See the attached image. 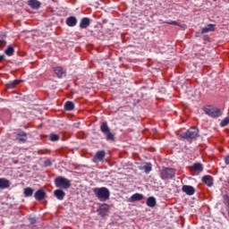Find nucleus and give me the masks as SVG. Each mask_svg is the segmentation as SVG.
<instances>
[{"label":"nucleus","instance_id":"obj_36","mask_svg":"<svg viewBox=\"0 0 229 229\" xmlns=\"http://www.w3.org/2000/svg\"><path fill=\"white\" fill-rule=\"evenodd\" d=\"M4 60V55H0V62H3Z\"/></svg>","mask_w":229,"mask_h":229},{"label":"nucleus","instance_id":"obj_27","mask_svg":"<svg viewBox=\"0 0 229 229\" xmlns=\"http://www.w3.org/2000/svg\"><path fill=\"white\" fill-rule=\"evenodd\" d=\"M15 53V49H13V47H8L7 49L4 51V54L7 55V56H12Z\"/></svg>","mask_w":229,"mask_h":229},{"label":"nucleus","instance_id":"obj_12","mask_svg":"<svg viewBox=\"0 0 229 229\" xmlns=\"http://www.w3.org/2000/svg\"><path fill=\"white\" fill-rule=\"evenodd\" d=\"M54 196H55L59 201H62L64 198H65V191L62 189H57L54 191Z\"/></svg>","mask_w":229,"mask_h":229},{"label":"nucleus","instance_id":"obj_32","mask_svg":"<svg viewBox=\"0 0 229 229\" xmlns=\"http://www.w3.org/2000/svg\"><path fill=\"white\" fill-rule=\"evenodd\" d=\"M225 162L226 165H229V156H226L225 157Z\"/></svg>","mask_w":229,"mask_h":229},{"label":"nucleus","instance_id":"obj_13","mask_svg":"<svg viewBox=\"0 0 229 229\" xmlns=\"http://www.w3.org/2000/svg\"><path fill=\"white\" fill-rule=\"evenodd\" d=\"M16 139L17 140H20V142H26L28 140V134L25 131H21L17 133Z\"/></svg>","mask_w":229,"mask_h":229},{"label":"nucleus","instance_id":"obj_14","mask_svg":"<svg viewBox=\"0 0 229 229\" xmlns=\"http://www.w3.org/2000/svg\"><path fill=\"white\" fill-rule=\"evenodd\" d=\"M191 171H195V173H203V165L201 163H194L191 167Z\"/></svg>","mask_w":229,"mask_h":229},{"label":"nucleus","instance_id":"obj_34","mask_svg":"<svg viewBox=\"0 0 229 229\" xmlns=\"http://www.w3.org/2000/svg\"><path fill=\"white\" fill-rule=\"evenodd\" d=\"M45 165H46V166L51 165V161H50V160L45 161Z\"/></svg>","mask_w":229,"mask_h":229},{"label":"nucleus","instance_id":"obj_23","mask_svg":"<svg viewBox=\"0 0 229 229\" xmlns=\"http://www.w3.org/2000/svg\"><path fill=\"white\" fill-rule=\"evenodd\" d=\"M64 109L68 112H72V110H74V103L72 101H67L64 104Z\"/></svg>","mask_w":229,"mask_h":229},{"label":"nucleus","instance_id":"obj_26","mask_svg":"<svg viewBox=\"0 0 229 229\" xmlns=\"http://www.w3.org/2000/svg\"><path fill=\"white\" fill-rule=\"evenodd\" d=\"M23 194H24L25 198H30V197L33 196V190L30 187H27L24 189Z\"/></svg>","mask_w":229,"mask_h":229},{"label":"nucleus","instance_id":"obj_22","mask_svg":"<svg viewBox=\"0 0 229 229\" xmlns=\"http://www.w3.org/2000/svg\"><path fill=\"white\" fill-rule=\"evenodd\" d=\"M215 28H216L215 24H208L207 27L202 29L201 33L204 34V33H208V31H214V30H216Z\"/></svg>","mask_w":229,"mask_h":229},{"label":"nucleus","instance_id":"obj_11","mask_svg":"<svg viewBox=\"0 0 229 229\" xmlns=\"http://www.w3.org/2000/svg\"><path fill=\"white\" fill-rule=\"evenodd\" d=\"M202 182L203 183H206L208 187H212V185H214V177L211 175H205L202 177Z\"/></svg>","mask_w":229,"mask_h":229},{"label":"nucleus","instance_id":"obj_33","mask_svg":"<svg viewBox=\"0 0 229 229\" xmlns=\"http://www.w3.org/2000/svg\"><path fill=\"white\" fill-rule=\"evenodd\" d=\"M30 225H35L37 223V220L35 218H30Z\"/></svg>","mask_w":229,"mask_h":229},{"label":"nucleus","instance_id":"obj_17","mask_svg":"<svg viewBox=\"0 0 229 229\" xmlns=\"http://www.w3.org/2000/svg\"><path fill=\"white\" fill-rule=\"evenodd\" d=\"M54 72L55 74H56L57 77L59 78H64V76H65V70H64V68L58 66V67H55L54 69Z\"/></svg>","mask_w":229,"mask_h":229},{"label":"nucleus","instance_id":"obj_7","mask_svg":"<svg viewBox=\"0 0 229 229\" xmlns=\"http://www.w3.org/2000/svg\"><path fill=\"white\" fill-rule=\"evenodd\" d=\"M46 196H47V193H46L45 191L42 190V189L38 190V191L34 193V198H35V199H37L38 201H42L43 199H46Z\"/></svg>","mask_w":229,"mask_h":229},{"label":"nucleus","instance_id":"obj_24","mask_svg":"<svg viewBox=\"0 0 229 229\" xmlns=\"http://www.w3.org/2000/svg\"><path fill=\"white\" fill-rule=\"evenodd\" d=\"M166 24H171L172 26H179L180 28H182V30H187V25L185 24H180L175 21H165Z\"/></svg>","mask_w":229,"mask_h":229},{"label":"nucleus","instance_id":"obj_8","mask_svg":"<svg viewBox=\"0 0 229 229\" xmlns=\"http://www.w3.org/2000/svg\"><path fill=\"white\" fill-rule=\"evenodd\" d=\"M109 208L110 207L108 206V204L101 205L98 209V216H101V217H105Z\"/></svg>","mask_w":229,"mask_h":229},{"label":"nucleus","instance_id":"obj_19","mask_svg":"<svg viewBox=\"0 0 229 229\" xmlns=\"http://www.w3.org/2000/svg\"><path fill=\"white\" fill-rule=\"evenodd\" d=\"M143 198L144 196L142 194L135 193L130 198V201H131V203H135V201H140Z\"/></svg>","mask_w":229,"mask_h":229},{"label":"nucleus","instance_id":"obj_1","mask_svg":"<svg viewBox=\"0 0 229 229\" xmlns=\"http://www.w3.org/2000/svg\"><path fill=\"white\" fill-rule=\"evenodd\" d=\"M93 192L100 201H106L110 199V190L106 187L93 188Z\"/></svg>","mask_w":229,"mask_h":229},{"label":"nucleus","instance_id":"obj_16","mask_svg":"<svg viewBox=\"0 0 229 229\" xmlns=\"http://www.w3.org/2000/svg\"><path fill=\"white\" fill-rule=\"evenodd\" d=\"M66 24L67 26L73 28V26H76V24H78V19H76V17L74 16H71L66 19Z\"/></svg>","mask_w":229,"mask_h":229},{"label":"nucleus","instance_id":"obj_18","mask_svg":"<svg viewBox=\"0 0 229 229\" xmlns=\"http://www.w3.org/2000/svg\"><path fill=\"white\" fill-rule=\"evenodd\" d=\"M28 4L30 8H33L34 10H38L40 8V3L38 0H29Z\"/></svg>","mask_w":229,"mask_h":229},{"label":"nucleus","instance_id":"obj_35","mask_svg":"<svg viewBox=\"0 0 229 229\" xmlns=\"http://www.w3.org/2000/svg\"><path fill=\"white\" fill-rule=\"evenodd\" d=\"M226 205L229 208V197L228 196H226Z\"/></svg>","mask_w":229,"mask_h":229},{"label":"nucleus","instance_id":"obj_25","mask_svg":"<svg viewBox=\"0 0 229 229\" xmlns=\"http://www.w3.org/2000/svg\"><path fill=\"white\" fill-rule=\"evenodd\" d=\"M106 155V152H105V150H100L96 153L95 157L97 158V160H103Z\"/></svg>","mask_w":229,"mask_h":229},{"label":"nucleus","instance_id":"obj_10","mask_svg":"<svg viewBox=\"0 0 229 229\" xmlns=\"http://www.w3.org/2000/svg\"><path fill=\"white\" fill-rule=\"evenodd\" d=\"M90 26V19L88 17H84L81 19V23H80V28L81 30H87Z\"/></svg>","mask_w":229,"mask_h":229},{"label":"nucleus","instance_id":"obj_29","mask_svg":"<svg viewBox=\"0 0 229 229\" xmlns=\"http://www.w3.org/2000/svg\"><path fill=\"white\" fill-rule=\"evenodd\" d=\"M49 139L52 142H56V140H60V136L57 134H50Z\"/></svg>","mask_w":229,"mask_h":229},{"label":"nucleus","instance_id":"obj_28","mask_svg":"<svg viewBox=\"0 0 229 229\" xmlns=\"http://www.w3.org/2000/svg\"><path fill=\"white\" fill-rule=\"evenodd\" d=\"M229 124V116L225 117L222 122L220 123V126L222 128H225V126H228Z\"/></svg>","mask_w":229,"mask_h":229},{"label":"nucleus","instance_id":"obj_6","mask_svg":"<svg viewBox=\"0 0 229 229\" xmlns=\"http://www.w3.org/2000/svg\"><path fill=\"white\" fill-rule=\"evenodd\" d=\"M176 174L174 169L173 168H164L161 171V178L162 180H173V178H174V175Z\"/></svg>","mask_w":229,"mask_h":229},{"label":"nucleus","instance_id":"obj_5","mask_svg":"<svg viewBox=\"0 0 229 229\" xmlns=\"http://www.w3.org/2000/svg\"><path fill=\"white\" fill-rule=\"evenodd\" d=\"M204 112L209 117H221V110L212 106H208L204 108Z\"/></svg>","mask_w":229,"mask_h":229},{"label":"nucleus","instance_id":"obj_21","mask_svg":"<svg viewBox=\"0 0 229 229\" xmlns=\"http://www.w3.org/2000/svg\"><path fill=\"white\" fill-rule=\"evenodd\" d=\"M147 205L148 207H150L151 208H153V207L157 206V199H155V197H149L147 199Z\"/></svg>","mask_w":229,"mask_h":229},{"label":"nucleus","instance_id":"obj_2","mask_svg":"<svg viewBox=\"0 0 229 229\" xmlns=\"http://www.w3.org/2000/svg\"><path fill=\"white\" fill-rule=\"evenodd\" d=\"M54 183L57 189H64V191L71 189V181L63 176L56 177L54 181Z\"/></svg>","mask_w":229,"mask_h":229},{"label":"nucleus","instance_id":"obj_3","mask_svg":"<svg viewBox=\"0 0 229 229\" xmlns=\"http://www.w3.org/2000/svg\"><path fill=\"white\" fill-rule=\"evenodd\" d=\"M182 139L194 140L199 137V130L197 127H191L186 132L181 134Z\"/></svg>","mask_w":229,"mask_h":229},{"label":"nucleus","instance_id":"obj_30","mask_svg":"<svg viewBox=\"0 0 229 229\" xmlns=\"http://www.w3.org/2000/svg\"><path fill=\"white\" fill-rule=\"evenodd\" d=\"M145 173H151V164L148 163L143 166Z\"/></svg>","mask_w":229,"mask_h":229},{"label":"nucleus","instance_id":"obj_9","mask_svg":"<svg viewBox=\"0 0 229 229\" xmlns=\"http://www.w3.org/2000/svg\"><path fill=\"white\" fill-rule=\"evenodd\" d=\"M182 190L188 196H193L194 192H196V189L191 185H183Z\"/></svg>","mask_w":229,"mask_h":229},{"label":"nucleus","instance_id":"obj_31","mask_svg":"<svg viewBox=\"0 0 229 229\" xmlns=\"http://www.w3.org/2000/svg\"><path fill=\"white\" fill-rule=\"evenodd\" d=\"M6 46V41L4 39H0V47H4Z\"/></svg>","mask_w":229,"mask_h":229},{"label":"nucleus","instance_id":"obj_15","mask_svg":"<svg viewBox=\"0 0 229 229\" xmlns=\"http://www.w3.org/2000/svg\"><path fill=\"white\" fill-rule=\"evenodd\" d=\"M10 185H12V183L10 182V181L8 179L0 178V190L8 189V187H10Z\"/></svg>","mask_w":229,"mask_h":229},{"label":"nucleus","instance_id":"obj_20","mask_svg":"<svg viewBox=\"0 0 229 229\" xmlns=\"http://www.w3.org/2000/svg\"><path fill=\"white\" fill-rule=\"evenodd\" d=\"M19 83H22V81L15 80L13 81L7 83L6 87H7V89H15V87H17V85H19Z\"/></svg>","mask_w":229,"mask_h":229},{"label":"nucleus","instance_id":"obj_4","mask_svg":"<svg viewBox=\"0 0 229 229\" xmlns=\"http://www.w3.org/2000/svg\"><path fill=\"white\" fill-rule=\"evenodd\" d=\"M100 131L104 133L106 136V140H111L114 142L115 140V136L112 131H110V127L108 126V123L103 122L100 125Z\"/></svg>","mask_w":229,"mask_h":229}]
</instances>
